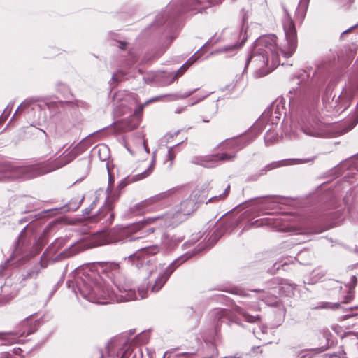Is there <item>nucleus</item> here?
I'll return each mask as SVG.
<instances>
[{"label":"nucleus","mask_w":358,"mask_h":358,"mask_svg":"<svg viewBox=\"0 0 358 358\" xmlns=\"http://www.w3.org/2000/svg\"><path fill=\"white\" fill-rule=\"evenodd\" d=\"M32 101L31 100H25L24 101H23L20 106L19 107L17 108V109L15 111V113L14 114V116L18 113H20L22 110H23L24 109L27 108L28 106H29L31 103Z\"/></svg>","instance_id":"cd10ccee"},{"label":"nucleus","mask_w":358,"mask_h":358,"mask_svg":"<svg viewBox=\"0 0 358 358\" xmlns=\"http://www.w3.org/2000/svg\"><path fill=\"white\" fill-rule=\"evenodd\" d=\"M195 207L196 203L193 200L187 199L180 203V210L176 212L173 215L167 214L160 217H151L148 218L147 222L148 223L159 222L160 224L163 227L175 225L182 220V216L184 217L193 213L195 210Z\"/></svg>","instance_id":"423d86ee"},{"label":"nucleus","mask_w":358,"mask_h":358,"mask_svg":"<svg viewBox=\"0 0 358 358\" xmlns=\"http://www.w3.org/2000/svg\"><path fill=\"white\" fill-rule=\"evenodd\" d=\"M235 311L238 314L242 315L243 317V318L245 319V320L248 322L257 323V322H260V321H261V317L259 315H252L241 307H236L235 308Z\"/></svg>","instance_id":"f3484780"},{"label":"nucleus","mask_w":358,"mask_h":358,"mask_svg":"<svg viewBox=\"0 0 358 358\" xmlns=\"http://www.w3.org/2000/svg\"><path fill=\"white\" fill-rule=\"evenodd\" d=\"M278 138V134L275 130L269 129L264 136V141L266 145H271Z\"/></svg>","instance_id":"412c9836"},{"label":"nucleus","mask_w":358,"mask_h":358,"mask_svg":"<svg viewBox=\"0 0 358 358\" xmlns=\"http://www.w3.org/2000/svg\"><path fill=\"white\" fill-rule=\"evenodd\" d=\"M210 315L215 324V329H217L220 324L229 320L231 313L227 309L217 308L213 310Z\"/></svg>","instance_id":"f8f14e48"},{"label":"nucleus","mask_w":358,"mask_h":358,"mask_svg":"<svg viewBox=\"0 0 358 358\" xmlns=\"http://www.w3.org/2000/svg\"><path fill=\"white\" fill-rule=\"evenodd\" d=\"M215 111L217 110V105L215 104Z\"/></svg>","instance_id":"5fc2aeb1"},{"label":"nucleus","mask_w":358,"mask_h":358,"mask_svg":"<svg viewBox=\"0 0 358 358\" xmlns=\"http://www.w3.org/2000/svg\"><path fill=\"white\" fill-rule=\"evenodd\" d=\"M109 267L112 270H117V269L119 268V264L117 263H115V262H112V263L109 264Z\"/></svg>","instance_id":"58836bf2"},{"label":"nucleus","mask_w":358,"mask_h":358,"mask_svg":"<svg viewBox=\"0 0 358 358\" xmlns=\"http://www.w3.org/2000/svg\"><path fill=\"white\" fill-rule=\"evenodd\" d=\"M241 46V44H234L231 45H226L222 48H220L216 50L217 53H234L236 52Z\"/></svg>","instance_id":"4be33fe9"},{"label":"nucleus","mask_w":358,"mask_h":358,"mask_svg":"<svg viewBox=\"0 0 358 358\" xmlns=\"http://www.w3.org/2000/svg\"><path fill=\"white\" fill-rule=\"evenodd\" d=\"M229 190H230V185H227V187L224 189V192L222 194H219L218 196H214L211 197L209 199V202H213L217 200H221V199H224L228 195Z\"/></svg>","instance_id":"a878e982"},{"label":"nucleus","mask_w":358,"mask_h":358,"mask_svg":"<svg viewBox=\"0 0 358 358\" xmlns=\"http://www.w3.org/2000/svg\"><path fill=\"white\" fill-rule=\"evenodd\" d=\"M138 150L145 151L147 154L149 153V149L146 145L145 140H139Z\"/></svg>","instance_id":"c756f323"},{"label":"nucleus","mask_w":358,"mask_h":358,"mask_svg":"<svg viewBox=\"0 0 358 358\" xmlns=\"http://www.w3.org/2000/svg\"><path fill=\"white\" fill-rule=\"evenodd\" d=\"M270 110H266L260 117V118L257 120L255 127H258L261 124H262L264 122L268 120V117L271 116Z\"/></svg>","instance_id":"bb28decb"},{"label":"nucleus","mask_w":358,"mask_h":358,"mask_svg":"<svg viewBox=\"0 0 358 358\" xmlns=\"http://www.w3.org/2000/svg\"><path fill=\"white\" fill-rule=\"evenodd\" d=\"M96 206V200H94L89 208L85 209L84 214L87 217L92 218L94 221H101L104 220L103 223L111 224L114 214L111 211L112 207L110 205L107 204L104 207L101 208L96 215H92V210Z\"/></svg>","instance_id":"0eeeda50"},{"label":"nucleus","mask_w":358,"mask_h":358,"mask_svg":"<svg viewBox=\"0 0 358 358\" xmlns=\"http://www.w3.org/2000/svg\"><path fill=\"white\" fill-rule=\"evenodd\" d=\"M304 134L310 136L318 137L322 134V124L318 122H315L313 124H306L302 127Z\"/></svg>","instance_id":"2eb2a0df"},{"label":"nucleus","mask_w":358,"mask_h":358,"mask_svg":"<svg viewBox=\"0 0 358 358\" xmlns=\"http://www.w3.org/2000/svg\"><path fill=\"white\" fill-rule=\"evenodd\" d=\"M129 233V229H122L121 231H120V236H126V239H128L129 241H134V240H136V239H138L139 238V236H133V235H131V236H128Z\"/></svg>","instance_id":"c85d7f7f"},{"label":"nucleus","mask_w":358,"mask_h":358,"mask_svg":"<svg viewBox=\"0 0 358 358\" xmlns=\"http://www.w3.org/2000/svg\"><path fill=\"white\" fill-rule=\"evenodd\" d=\"M168 158L171 161L173 160L175 158V155L172 150V148H170L168 151Z\"/></svg>","instance_id":"4c0bfd02"},{"label":"nucleus","mask_w":358,"mask_h":358,"mask_svg":"<svg viewBox=\"0 0 358 358\" xmlns=\"http://www.w3.org/2000/svg\"><path fill=\"white\" fill-rule=\"evenodd\" d=\"M152 100H149L146 101L143 105H141L137 109L135 110L134 114L132 116H138V117H141V115L143 112L144 106L148 104ZM139 119L141 120V118Z\"/></svg>","instance_id":"7c9ffc66"},{"label":"nucleus","mask_w":358,"mask_h":358,"mask_svg":"<svg viewBox=\"0 0 358 358\" xmlns=\"http://www.w3.org/2000/svg\"><path fill=\"white\" fill-rule=\"evenodd\" d=\"M117 45H118V47L122 50H124L127 45V43L122 41H117Z\"/></svg>","instance_id":"a19ab883"},{"label":"nucleus","mask_w":358,"mask_h":358,"mask_svg":"<svg viewBox=\"0 0 358 358\" xmlns=\"http://www.w3.org/2000/svg\"><path fill=\"white\" fill-rule=\"evenodd\" d=\"M201 249H203V248H202V247L199 248V251H200Z\"/></svg>","instance_id":"864d4df0"},{"label":"nucleus","mask_w":358,"mask_h":358,"mask_svg":"<svg viewBox=\"0 0 358 358\" xmlns=\"http://www.w3.org/2000/svg\"><path fill=\"white\" fill-rule=\"evenodd\" d=\"M254 334L257 338L266 341V336L268 334V328L264 325H261L257 329H254Z\"/></svg>","instance_id":"aec40b11"},{"label":"nucleus","mask_w":358,"mask_h":358,"mask_svg":"<svg viewBox=\"0 0 358 358\" xmlns=\"http://www.w3.org/2000/svg\"><path fill=\"white\" fill-rule=\"evenodd\" d=\"M197 89H195L192 91H189V92H187L185 93H184L183 94H181L178 96V98H180V99H184V98H187L189 96H191Z\"/></svg>","instance_id":"c9c22d12"},{"label":"nucleus","mask_w":358,"mask_h":358,"mask_svg":"<svg viewBox=\"0 0 358 358\" xmlns=\"http://www.w3.org/2000/svg\"><path fill=\"white\" fill-rule=\"evenodd\" d=\"M146 231L153 232L154 231V229L153 228H148V229H146Z\"/></svg>","instance_id":"8fccbe9b"},{"label":"nucleus","mask_w":358,"mask_h":358,"mask_svg":"<svg viewBox=\"0 0 358 358\" xmlns=\"http://www.w3.org/2000/svg\"><path fill=\"white\" fill-rule=\"evenodd\" d=\"M12 106H13V105L11 106H10V105H8V106L5 109V110L3 112V115H5V117H1L0 120H2V121H4L8 117V116L9 115V114L10 113Z\"/></svg>","instance_id":"72a5a7b5"},{"label":"nucleus","mask_w":358,"mask_h":358,"mask_svg":"<svg viewBox=\"0 0 358 358\" xmlns=\"http://www.w3.org/2000/svg\"><path fill=\"white\" fill-rule=\"evenodd\" d=\"M352 296L350 294H349L345 297V300H344V303H348V302L351 300V299H352Z\"/></svg>","instance_id":"c03bdc74"},{"label":"nucleus","mask_w":358,"mask_h":358,"mask_svg":"<svg viewBox=\"0 0 358 358\" xmlns=\"http://www.w3.org/2000/svg\"><path fill=\"white\" fill-rule=\"evenodd\" d=\"M282 26L287 43L278 47L273 34L259 37L254 43L251 53L246 60L245 69L250 63L255 69V76L262 77L273 71L280 63V54L287 58L291 57L297 46L296 30L286 8Z\"/></svg>","instance_id":"f257e3e1"},{"label":"nucleus","mask_w":358,"mask_h":358,"mask_svg":"<svg viewBox=\"0 0 358 358\" xmlns=\"http://www.w3.org/2000/svg\"><path fill=\"white\" fill-rule=\"evenodd\" d=\"M81 244L82 243H79L78 245L76 246V248H70L68 250L61 252L59 255L56 258V259L59 261L73 255L74 254L78 252L77 248L80 247Z\"/></svg>","instance_id":"b1692460"},{"label":"nucleus","mask_w":358,"mask_h":358,"mask_svg":"<svg viewBox=\"0 0 358 358\" xmlns=\"http://www.w3.org/2000/svg\"><path fill=\"white\" fill-rule=\"evenodd\" d=\"M116 76H116V74H114V75L113 76V77H112V79H113V80H115V81H117V79L116 78Z\"/></svg>","instance_id":"3c124183"},{"label":"nucleus","mask_w":358,"mask_h":358,"mask_svg":"<svg viewBox=\"0 0 358 358\" xmlns=\"http://www.w3.org/2000/svg\"><path fill=\"white\" fill-rule=\"evenodd\" d=\"M162 242L165 244V245H168V243H166V240L168 239V235L167 234H163L162 237Z\"/></svg>","instance_id":"37998d69"},{"label":"nucleus","mask_w":358,"mask_h":358,"mask_svg":"<svg viewBox=\"0 0 358 358\" xmlns=\"http://www.w3.org/2000/svg\"><path fill=\"white\" fill-rule=\"evenodd\" d=\"M171 194L172 191L169 190L155 195L134 206L131 208V211L136 215L145 213L150 210V207L152 205L168 198Z\"/></svg>","instance_id":"6e6552de"},{"label":"nucleus","mask_w":358,"mask_h":358,"mask_svg":"<svg viewBox=\"0 0 358 358\" xmlns=\"http://www.w3.org/2000/svg\"><path fill=\"white\" fill-rule=\"evenodd\" d=\"M79 154V149L75 147L69 152L66 150L55 159L38 164L17 166L12 164H6L0 170L4 173L3 177H0V180H2L3 178L28 180L50 173L69 164L76 159Z\"/></svg>","instance_id":"20e7f679"},{"label":"nucleus","mask_w":358,"mask_h":358,"mask_svg":"<svg viewBox=\"0 0 358 358\" xmlns=\"http://www.w3.org/2000/svg\"><path fill=\"white\" fill-rule=\"evenodd\" d=\"M200 56L201 55L199 52H196L180 67V69L178 70L176 73L174 74L172 73H169V76L171 78V80L168 83H171L178 77L181 76L187 70V69L200 57Z\"/></svg>","instance_id":"ddd939ff"},{"label":"nucleus","mask_w":358,"mask_h":358,"mask_svg":"<svg viewBox=\"0 0 358 358\" xmlns=\"http://www.w3.org/2000/svg\"><path fill=\"white\" fill-rule=\"evenodd\" d=\"M12 333H0V339H6V335L11 334Z\"/></svg>","instance_id":"a18cd8bd"},{"label":"nucleus","mask_w":358,"mask_h":358,"mask_svg":"<svg viewBox=\"0 0 358 358\" xmlns=\"http://www.w3.org/2000/svg\"><path fill=\"white\" fill-rule=\"evenodd\" d=\"M180 110H177L176 113H180Z\"/></svg>","instance_id":"6e6d98bb"},{"label":"nucleus","mask_w":358,"mask_h":358,"mask_svg":"<svg viewBox=\"0 0 358 358\" xmlns=\"http://www.w3.org/2000/svg\"><path fill=\"white\" fill-rule=\"evenodd\" d=\"M127 150L131 153L132 155H135L136 152L130 150L129 148H127Z\"/></svg>","instance_id":"603ef678"},{"label":"nucleus","mask_w":358,"mask_h":358,"mask_svg":"<svg viewBox=\"0 0 358 358\" xmlns=\"http://www.w3.org/2000/svg\"><path fill=\"white\" fill-rule=\"evenodd\" d=\"M308 161V159H287L273 162L271 164L266 165L263 169H262L259 175H264V174L266 173L267 171L273 170V169L278 168V167L305 163V162H307Z\"/></svg>","instance_id":"9d476101"},{"label":"nucleus","mask_w":358,"mask_h":358,"mask_svg":"<svg viewBox=\"0 0 358 358\" xmlns=\"http://www.w3.org/2000/svg\"><path fill=\"white\" fill-rule=\"evenodd\" d=\"M40 268L39 266H36L31 271L28 272V277L29 278H35L37 276L38 273H39Z\"/></svg>","instance_id":"2f4dec72"},{"label":"nucleus","mask_w":358,"mask_h":358,"mask_svg":"<svg viewBox=\"0 0 358 358\" xmlns=\"http://www.w3.org/2000/svg\"><path fill=\"white\" fill-rule=\"evenodd\" d=\"M20 327H22V329L18 331H15L13 333L14 334L24 336H28L35 331V329L29 324V318H27L23 322H22L20 323Z\"/></svg>","instance_id":"a211bd4d"},{"label":"nucleus","mask_w":358,"mask_h":358,"mask_svg":"<svg viewBox=\"0 0 358 358\" xmlns=\"http://www.w3.org/2000/svg\"><path fill=\"white\" fill-rule=\"evenodd\" d=\"M155 164V156H153L152 162L150 164L148 168L145 171L142 172L141 173L137 174L135 176H134L132 178L131 180L132 181L140 180L144 179L146 177H148V176H150V174L152 172V171L154 169Z\"/></svg>","instance_id":"6ab92c4d"},{"label":"nucleus","mask_w":358,"mask_h":358,"mask_svg":"<svg viewBox=\"0 0 358 358\" xmlns=\"http://www.w3.org/2000/svg\"><path fill=\"white\" fill-rule=\"evenodd\" d=\"M96 149L101 160L105 161L109 157V149L106 145H99Z\"/></svg>","instance_id":"5701e85b"},{"label":"nucleus","mask_w":358,"mask_h":358,"mask_svg":"<svg viewBox=\"0 0 358 358\" xmlns=\"http://www.w3.org/2000/svg\"><path fill=\"white\" fill-rule=\"evenodd\" d=\"M209 4L208 0H187L185 6L187 7V10L195 13H203Z\"/></svg>","instance_id":"4468645a"},{"label":"nucleus","mask_w":358,"mask_h":358,"mask_svg":"<svg viewBox=\"0 0 358 358\" xmlns=\"http://www.w3.org/2000/svg\"><path fill=\"white\" fill-rule=\"evenodd\" d=\"M351 283H352V286L354 287L355 285H356V283H357V278L355 276H352L351 277Z\"/></svg>","instance_id":"79ce46f5"},{"label":"nucleus","mask_w":358,"mask_h":358,"mask_svg":"<svg viewBox=\"0 0 358 358\" xmlns=\"http://www.w3.org/2000/svg\"><path fill=\"white\" fill-rule=\"evenodd\" d=\"M309 0H300L299 5L302 7L307 8Z\"/></svg>","instance_id":"ea45409f"},{"label":"nucleus","mask_w":358,"mask_h":358,"mask_svg":"<svg viewBox=\"0 0 358 358\" xmlns=\"http://www.w3.org/2000/svg\"><path fill=\"white\" fill-rule=\"evenodd\" d=\"M268 200H269V201H271L272 203H281L282 201V199L281 197H279V196H273L269 197L268 199Z\"/></svg>","instance_id":"473e14b6"},{"label":"nucleus","mask_w":358,"mask_h":358,"mask_svg":"<svg viewBox=\"0 0 358 358\" xmlns=\"http://www.w3.org/2000/svg\"><path fill=\"white\" fill-rule=\"evenodd\" d=\"M296 358H336V357H331L328 355H314L313 356L311 353L306 350H303L300 352Z\"/></svg>","instance_id":"393cba45"},{"label":"nucleus","mask_w":358,"mask_h":358,"mask_svg":"<svg viewBox=\"0 0 358 358\" xmlns=\"http://www.w3.org/2000/svg\"><path fill=\"white\" fill-rule=\"evenodd\" d=\"M244 145L241 143V140L227 139L222 142L219 147L222 150H229L230 152H224L220 154L208 155L201 159L200 164L204 167L212 168L216 166L220 162H232L236 158V152L243 148Z\"/></svg>","instance_id":"39448f33"},{"label":"nucleus","mask_w":358,"mask_h":358,"mask_svg":"<svg viewBox=\"0 0 358 358\" xmlns=\"http://www.w3.org/2000/svg\"><path fill=\"white\" fill-rule=\"evenodd\" d=\"M355 27H352L351 28H350L349 29L343 31L342 34H341V36H343L344 34H345L347 32L350 31L351 29H352Z\"/></svg>","instance_id":"09e8293b"},{"label":"nucleus","mask_w":358,"mask_h":358,"mask_svg":"<svg viewBox=\"0 0 358 358\" xmlns=\"http://www.w3.org/2000/svg\"><path fill=\"white\" fill-rule=\"evenodd\" d=\"M114 284L116 290L102 282H95L92 275L85 273L76 280V285L82 296L93 303L106 304L138 299L135 290L126 280L115 281Z\"/></svg>","instance_id":"f03ea898"},{"label":"nucleus","mask_w":358,"mask_h":358,"mask_svg":"<svg viewBox=\"0 0 358 358\" xmlns=\"http://www.w3.org/2000/svg\"><path fill=\"white\" fill-rule=\"evenodd\" d=\"M159 251L157 245L143 248L138 250L136 254L131 255L128 257L129 260L134 262L136 260V266L141 268L142 271L148 273V286L145 289L141 287L138 289V295L141 299L147 296L148 290L150 289L152 292L156 293L159 292L167 281L171 273L174 271L176 268L182 262L187 260L191 255L187 257H181V259L176 260L169 266L165 267L164 264L155 266L151 264L150 261L143 257L141 258L142 254H157ZM193 255H192V256Z\"/></svg>","instance_id":"7ed1b4c3"},{"label":"nucleus","mask_w":358,"mask_h":358,"mask_svg":"<svg viewBox=\"0 0 358 358\" xmlns=\"http://www.w3.org/2000/svg\"><path fill=\"white\" fill-rule=\"evenodd\" d=\"M112 240L106 233L101 232L94 234L89 237V240L85 243L86 248H94L113 242Z\"/></svg>","instance_id":"9b49d317"},{"label":"nucleus","mask_w":358,"mask_h":358,"mask_svg":"<svg viewBox=\"0 0 358 358\" xmlns=\"http://www.w3.org/2000/svg\"><path fill=\"white\" fill-rule=\"evenodd\" d=\"M130 354V352L129 350H127L122 356L121 358H128L129 355Z\"/></svg>","instance_id":"de8ad7c7"},{"label":"nucleus","mask_w":358,"mask_h":358,"mask_svg":"<svg viewBox=\"0 0 358 358\" xmlns=\"http://www.w3.org/2000/svg\"><path fill=\"white\" fill-rule=\"evenodd\" d=\"M4 268H5L4 266H0V277H3L4 275V274H3Z\"/></svg>","instance_id":"49530a36"},{"label":"nucleus","mask_w":358,"mask_h":358,"mask_svg":"<svg viewBox=\"0 0 358 358\" xmlns=\"http://www.w3.org/2000/svg\"><path fill=\"white\" fill-rule=\"evenodd\" d=\"M140 123L138 116H131L124 120L121 123V129L123 131H129L136 129Z\"/></svg>","instance_id":"dca6fc26"},{"label":"nucleus","mask_w":358,"mask_h":358,"mask_svg":"<svg viewBox=\"0 0 358 358\" xmlns=\"http://www.w3.org/2000/svg\"><path fill=\"white\" fill-rule=\"evenodd\" d=\"M111 183H112V182H111V179H110V178H109V185H108V187L107 188V190H106V192H107V194H108V196H107V200H108V201H110V192H111V189H110Z\"/></svg>","instance_id":"e433bc0d"},{"label":"nucleus","mask_w":358,"mask_h":358,"mask_svg":"<svg viewBox=\"0 0 358 358\" xmlns=\"http://www.w3.org/2000/svg\"><path fill=\"white\" fill-rule=\"evenodd\" d=\"M355 93V90L353 85H350L345 87L338 97V103L336 106V110L337 112L340 110H341L342 112L345 110L350 106Z\"/></svg>","instance_id":"1a4fd4ad"},{"label":"nucleus","mask_w":358,"mask_h":358,"mask_svg":"<svg viewBox=\"0 0 358 358\" xmlns=\"http://www.w3.org/2000/svg\"><path fill=\"white\" fill-rule=\"evenodd\" d=\"M338 306V303H335L333 306H331L329 303H322V305L320 306V307L322 308H337Z\"/></svg>","instance_id":"f704fd0d"}]
</instances>
